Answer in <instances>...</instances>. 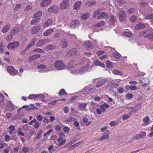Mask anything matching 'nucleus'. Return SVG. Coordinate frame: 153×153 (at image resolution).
I'll use <instances>...</instances> for the list:
<instances>
[{"label":"nucleus","instance_id":"393cba45","mask_svg":"<svg viewBox=\"0 0 153 153\" xmlns=\"http://www.w3.org/2000/svg\"><path fill=\"white\" fill-rule=\"evenodd\" d=\"M40 57V55L39 54H37L36 55H33L31 56L29 58V60L30 61H32L33 60H35L36 59Z\"/></svg>","mask_w":153,"mask_h":153},{"label":"nucleus","instance_id":"1a4fd4ad","mask_svg":"<svg viewBox=\"0 0 153 153\" xmlns=\"http://www.w3.org/2000/svg\"><path fill=\"white\" fill-rule=\"evenodd\" d=\"M42 13L41 11H38L36 13L33 15V18L39 20L40 17L42 16Z\"/></svg>","mask_w":153,"mask_h":153},{"label":"nucleus","instance_id":"f3484780","mask_svg":"<svg viewBox=\"0 0 153 153\" xmlns=\"http://www.w3.org/2000/svg\"><path fill=\"white\" fill-rule=\"evenodd\" d=\"M79 23V21L76 19L73 20L70 24L71 27H74L78 25Z\"/></svg>","mask_w":153,"mask_h":153},{"label":"nucleus","instance_id":"0e129e2a","mask_svg":"<svg viewBox=\"0 0 153 153\" xmlns=\"http://www.w3.org/2000/svg\"><path fill=\"white\" fill-rule=\"evenodd\" d=\"M118 92L120 94H122L123 93L124 90L122 88H118L117 89Z\"/></svg>","mask_w":153,"mask_h":153},{"label":"nucleus","instance_id":"f03ea898","mask_svg":"<svg viewBox=\"0 0 153 153\" xmlns=\"http://www.w3.org/2000/svg\"><path fill=\"white\" fill-rule=\"evenodd\" d=\"M54 66L56 70L59 71L65 69V64L62 60H56L55 62Z\"/></svg>","mask_w":153,"mask_h":153},{"label":"nucleus","instance_id":"6e6552de","mask_svg":"<svg viewBox=\"0 0 153 153\" xmlns=\"http://www.w3.org/2000/svg\"><path fill=\"white\" fill-rule=\"evenodd\" d=\"M109 17L108 14L105 12H103L97 18V20H99L102 19H105L108 18Z\"/></svg>","mask_w":153,"mask_h":153},{"label":"nucleus","instance_id":"a19ab883","mask_svg":"<svg viewBox=\"0 0 153 153\" xmlns=\"http://www.w3.org/2000/svg\"><path fill=\"white\" fill-rule=\"evenodd\" d=\"M90 16V14L89 13L84 14L82 16V18L84 20H86L88 19Z\"/></svg>","mask_w":153,"mask_h":153},{"label":"nucleus","instance_id":"cd10ccee","mask_svg":"<svg viewBox=\"0 0 153 153\" xmlns=\"http://www.w3.org/2000/svg\"><path fill=\"white\" fill-rule=\"evenodd\" d=\"M123 35L128 37H131L132 36V33L131 31L124 32L123 33Z\"/></svg>","mask_w":153,"mask_h":153},{"label":"nucleus","instance_id":"4d7b16f0","mask_svg":"<svg viewBox=\"0 0 153 153\" xmlns=\"http://www.w3.org/2000/svg\"><path fill=\"white\" fill-rule=\"evenodd\" d=\"M135 11V9L133 8H130L128 11V13L129 14L133 13Z\"/></svg>","mask_w":153,"mask_h":153},{"label":"nucleus","instance_id":"7c9ffc66","mask_svg":"<svg viewBox=\"0 0 153 153\" xmlns=\"http://www.w3.org/2000/svg\"><path fill=\"white\" fill-rule=\"evenodd\" d=\"M52 23V20L51 19H49L46 21L43 25V26L46 27L50 25Z\"/></svg>","mask_w":153,"mask_h":153},{"label":"nucleus","instance_id":"7ed1b4c3","mask_svg":"<svg viewBox=\"0 0 153 153\" xmlns=\"http://www.w3.org/2000/svg\"><path fill=\"white\" fill-rule=\"evenodd\" d=\"M69 5V0H62L60 4L59 7L61 10H65L68 8Z\"/></svg>","mask_w":153,"mask_h":153},{"label":"nucleus","instance_id":"f257e3e1","mask_svg":"<svg viewBox=\"0 0 153 153\" xmlns=\"http://www.w3.org/2000/svg\"><path fill=\"white\" fill-rule=\"evenodd\" d=\"M90 62H88L86 64L85 67H82L80 69H78L76 70L71 69L70 70L71 73L75 74H82L84 73L85 72L89 71L92 69V68L91 67L88 68L90 65Z\"/></svg>","mask_w":153,"mask_h":153},{"label":"nucleus","instance_id":"4468645a","mask_svg":"<svg viewBox=\"0 0 153 153\" xmlns=\"http://www.w3.org/2000/svg\"><path fill=\"white\" fill-rule=\"evenodd\" d=\"M63 139V137H60L57 139V141L59 142L60 143L57 144L58 146H61L65 143L66 141V140L64 139L63 141H62Z\"/></svg>","mask_w":153,"mask_h":153},{"label":"nucleus","instance_id":"ddd939ff","mask_svg":"<svg viewBox=\"0 0 153 153\" xmlns=\"http://www.w3.org/2000/svg\"><path fill=\"white\" fill-rule=\"evenodd\" d=\"M19 29L17 28H14L11 30L10 31V39L12 38L13 36L16 34L19 31Z\"/></svg>","mask_w":153,"mask_h":153},{"label":"nucleus","instance_id":"4c0bfd02","mask_svg":"<svg viewBox=\"0 0 153 153\" xmlns=\"http://www.w3.org/2000/svg\"><path fill=\"white\" fill-rule=\"evenodd\" d=\"M113 64L112 62L109 60H108L106 62V66L108 68H110L112 67Z\"/></svg>","mask_w":153,"mask_h":153},{"label":"nucleus","instance_id":"3c124183","mask_svg":"<svg viewBox=\"0 0 153 153\" xmlns=\"http://www.w3.org/2000/svg\"><path fill=\"white\" fill-rule=\"evenodd\" d=\"M4 46L3 45V43L2 42H0V51L1 53H3L4 52Z\"/></svg>","mask_w":153,"mask_h":153},{"label":"nucleus","instance_id":"de8ad7c7","mask_svg":"<svg viewBox=\"0 0 153 153\" xmlns=\"http://www.w3.org/2000/svg\"><path fill=\"white\" fill-rule=\"evenodd\" d=\"M28 99H34L36 100L37 99V94H31L28 97Z\"/></svg>","mask_w":153,"mask_h":153},{"label":"nucleus","instance_id":"c9c22d12","mask_svg":"<svg viewBox=\"0 0 153 153\" xmlns=\"http://www.w3.org/2000/svg\"><path fill=\"white\" fill-rule=\"evenodd\" d=\"M17 107L14 105L10 101V111H13L17 108Z\"/></svg>","mask_w":153,"mask_h":153},{"label":"nucleus","instance_id":"5fc2aeb1","mask_svg":"<svg viewBox=\"0 0 153 153\" xmlns=\"http://www.w3.org/2000/svg\"><path fill=\"white\" fill-rule=\"evenodd\" d=\"M22 151L25 153H26L28 152L29 150V149L28 147L26 146L23 147L22 149Z\"/></svg>","mask_w":153,"mask_h":153},{"label":"nucleus","instance_id":"a18cd8bd","mask_svg":"<svg viewBox=\"0 0 153 153\" xmlns=\"http://www.w3.org/2000/svg\"><path fill=\"white\" fill-rule=\"evenodd\" d=\"M101 10L100 9H98L96 11L94 12L93 18H95L98 15L101 13Z\"/></svg>","mask_w":153,"mask_h":153},{"label":"nucleus","instance_id":"2f4dec72","mask_svg":"<svg viewBox=\"0 0 153 153\" xmlns=\"http://www.w3.org/2000/svg\"><path fill=\"white\" fill-rule=\"evenodd\" d=\"M76 119L73 117H70L65 119L66 122H71L75 121Z\"/></svg>","mask_w":153,"mask_h":153},{"label":"nucleus","instance_id":"a211bd4d","mask_svg":"<svg viewBox=\"0 0 153 153\" xmlns=\"http://www.w3.org/2000/svg\"><path fill=\"white\" fill-rule=\"evenodd\" d=\"M146 25L144 24L140 23L136 25L135 27V30H137L139 29H143L145 27Z\"/></svg>","mask_w":153,"mask_h":153},{"label":"nucleus","instance_id":"f8f14e48","mask_svg":"<svg viewBox=\"0 0 153 153\" xmlns=\"http://www.w3.org/2000/svg\"><path fill=\"white\" fill-rule=\"evenodd\" d=\"M146 135L145 132H141L140 134L136 135L135 138L136 139L138 140L143 138Z\"/></svg>","mask_w":153,"mask_h":153},{"label":"nucleus","instance_id":"bb28decb","mask_svg":"<svg viewBox=\"0 0 153 153\" xmlns=\"http://www.w3.org/2000/svg\"><path fill=\"white\" fill-rule=\"evenodd\" d=\"M94 64L96 66H100L103 68H105L104 64L100 62L99 60H96L94 62Z\"/></svg>","mask_w":153,"mask_h":153},{"label":"nucleus","instance_id":"f704fd0d","mask_svg":"<svg viewBox=\"0 0 153 153\" xmlns=\"http://www.w3.org/2000/svg\"><path fill=\"white\" fill-rule=\"evenodd\" d=\"M96 2L94 1H91L88 2H85V5H87V6L89 7L95 4Z\"/></svg>","mask_w":153,"mask_h":153},{"label":"nucleus","instance_id":"8fccbe9b","mask_svg":"<svg viewBox=\"0 0 153 153\" xmlns=\"http://www.w3.org/2000/svg\"><path fill=\"white\" fill-rule=\"evenodd\" d=\"M130 19L131 22L134 23L136 21L137 17L135 16H132L131 17Z\"/></svg>","mask_w":153,"mask_h":153},{"label":"nucleus","instance_id":"0eeeda50","mask_svg":"<svg viewBox=\"0 0 153 153\" xmlns=\"http://www.w3.org/2000/svg\"><path fill=\"white\" fill-rule=\"evenodd\" d=\"M84 46L87 50H90L93 47L94 45L91 41H86L84 43Z\"/></svg>","mask_w":153,"mask_h":153},{"label":"nucleus","instance_id":"aec40b11","mask_svg":"<svg viewBox=\"0 0 153 153\" xmlns=\"http://www.w3.org/2000/svg\"><path fill=\"white\" fill-rule=\"evenodd\" d=\"M82 4V2L80 1H78L76 2L74 6V9L75 10H78L79 9L81 5Z\"/></svg>","mask_w":153,"mask_h":153},{"label":"nucleus","instance_id":"6e6d98bb","mask_svg":"<svg viewBox=\"0 0 153 153\" xmlns=\"http://www.w3.org/2000/svg\"><path fill=\"white\" fill-rule=\"evenodd\" d=\"M21 4H19L17 5L14 8L15 11H17L21 7Z\"/></svg>","mask_w":153,"mask_h":153},{"label":"nucleus","instance_id":"20e7f679","mask_svg":"<svg viewBox=\"0 0 153 153\" xmlns=\"http://www.w3.org/2000/svg\"><path fill=\"white\" fill-rule=\"evenodd\" d=\"M59 7L56 5H53L50 6L48 9V11L50 13H57L59 10Z\"/></svg>","mask_w":153,"mask_h":153},{"label":"nucleus","instance_id":"052dcab7","mask_svg":"<svg viewBox=\"0 0 153 153\" xmlns=\"http://www.w3.org/2000/svg\"><path fill=\"white\" fill-rule=\"evenodd\" d=\"M53 131V129H50L48 131L46 132L44 135V136H45L46 135H49Z\"/></svg>","mask_w":153,"mask_h":153},{"label":"nucleus","instance_id":"79ce46f5","mask_svg":"<svg viewBox=\"0 0 153 153\" xmlns=\"http://www.w3.org/2000/svg\"><path fill=\"white\" fill-rule=\"evenodd\" d=\"M144 18L145 19L147 20H150L153 19V14H150L145 16Z\"/></svg>","mask_w":153,"mask_h":153},{"label":"nucleus","instance_id":"338daca9","mask_svg":"<svg viewBox=\"0 0 153 153\" xmlns=\"http://www.w3.org/2000/svg\"><path fill=\"white\" fill-rule=\"evenodd\" d=\"M64 112L65 113H67L69 111V108L68 107H65L64 108Z\"/></svg>","mask_w":153,"mask_h":153},{"label":"nucleus","instance_id":"4be33fe9","mask_svg":"<svg viewBox=\"0 0 153 153\" xmlns=\"http://www.w3.org/2000/svg\"><path fill=\"white\" fill-rule=\"evenodd\" d=\"M109 22L111 25H114L115 23L116 22V18L113 15H111L109 20Z\"/></svg>","mask_w":153,"mask_h":153},{"label":"nucleus","instance_id":"603ef678","mask_svg":"<svg viewBox=\"0 0 153 153\" xmlns=\"http://www.w3.org/2000/svg\"><path fill=\"white\" fill-rule=\"evenodd\" d=\"M113 56L117 59H118L120 57L121 55L119 53L117 52L113 53Z\"/></svg>","mask_w":153,"mask_h":153},{"label":"nucleus","instance_id":"dca6fc26","mask_svg":"<svg viewBox=\"0 0 153 153\" xmlns=\"http://www.w3.org/2000/svg\"><path fill=\"white\" fill-rule=\"evenodd\" d=\"M40 29L39 26H36L31 30V32L33 34H35L38 33Z\"/></svg>","mask_w":153,"mask_h":153},{"label":"nucleus","instance_id":"49530a36","mask_svg":"<svg viewBox=\"0 0 153 153\" xmlns=\"http://www.w3.org/2000/svg\"><path fill=\"white\" fill-rule=\"evenodd\" d=\"M67 94V93L63 89H62L59 92V95H63Z\"/></svg>","mask_w":153,"mask_h":153},{"label":"nucleus","instance_id":"c756f323","mask_svg":"<svg viewBox=\"0 0 153 153\" xmlns=\"http://www.w3.org/2000/svg\"><path fill=\"white\" fill-rule=\"evenodd\" d=\"M55 46L53 45H49L45 48L44 49L47 51H48L50 50L54 49Z\"/></svg>","mask_w":153,"mask_h":153},{"label":"nucleus","instance_id":"ea45409f","mask_svg":"<svg viewBox=\"0 0 153 153\" xmlns=\"http://www.w3.org/2000/svg\"><path fill=\"white\" fill-rule=\"evenodd\" d=\"M35 39H32L30 43L27 47V48L29 49L31 47H32L34 44L35 42Z\"/></svg>","mask_w":153,"mask_h":153},{"label":"nucleus","instance_id":"72a5a7b5","mask_svg":"<svg viewBox=\"0 0 153 153\" xmlns=\"http://www.w3.org/2000/svg\"><path fill=\"white\" fill-rule=\"evenodd\" d=\"M37 68L40 69H47V66L45 65L41 64L37 66Z\"/></svg>","mask_w":153,"mask_h":153},{"label":"nucleus","instance_id":"423d86ee","mask_svg":"<svg viewBox=\"0 0 153 153\" xmlns=\"http://www.w3.org/2000/svg\"><path fill=\"white\" fill-rule=\"evenodd\" d=\"M52 2V0H43L41 2L40 5L42 7H44L50 5Z\"/></svg>","mask_w":153,"mask_h":153},{"label":"nucleus","instance_id":"58836bf2","mask_svg":"<svg viewBox=\"0 0 153 153\" xmlns=\"http://www.w3.org/2000/svg\"><path fill=\"white\" fill-rule=\"evenodd\" d=\"M103 140L109 139V134L105 132L103 133V135L102 137Z\"/></svg>","mask_w":153,"mask_h":153},{"label":"nucleus","instance_id":"13d9d810","mask_svg":"<svg viewBox=\"0 0 153 153\" xmlns=\"http://www.w3.org/2000/svg\"><path fill=\"white\" fill-rule=\"evenodd\" d=\"M82 93L84 94H89L88 89H87L86 88H85L82 91Z\"/></svg>","mask_w":153,"mask_h":153},{"label":"nucleus","instance_id":"c85d7f7f","mask_svg":"<svg viewBox=\"0 0 153 153\" xmlns=\"http://www.w3.org/2000/svg\"><path fill=\"white\" fill-rule=\"evenodd\" d=\"M45 96L42 94H37L36 100H41L42 101L44 102L43 99L45 98Z\"/></svg>","mask_w":153,"mask_h":153},{"label":"nucleus","instance_id":"5701e85b","mask_svg":"<svg viewBox=\"0 0 153 153\" xmlns=\"http://www.w3.org/2000/svg\"><path fill=\"white\" fill-rule=\"evenodd\" d=\"M87 106V104L86 103H82L80 104L78 106L79 108L81 111H84Z\"/></svg>","mask_w":153,"mask_h":153},{"label":"nucleus","instance_id":"69168bd1","mask_svg":"<svg viewBox=\"0 0 153 153\" xmlns=\"http://www.w3.org/2000/svg\"><path fill=\"white\" fill-rule=\"evenodd\" d=\"M149 120L150 119L149 117L148 116H146L144 119H143V121L144 123H147L149 122Z\"/></svg>","mask_w":153,"mask_h":153},{"label":"nucleus","instance_id":"09e8293b","mask_svg":"<svg viewBox=\"0 0 153 153\" xmlns=\"http://www.w3.org/2000/svg\"><path fill=\"white\" fill-rule=\"evenodd\" d=\"M32 9V6L30 5H28L25 8L24 11L26 12L31 10Z\"/></svg>","mask_w":153,"mask_h":153},{"label":"nucleus","instance_id":"680f3d73","mask_svg":"<svg viewBox=\"0 0 153 153\" xmlns=\"http://www.w3.org/2000/svg\"><path fill=\"white\" fill-rule=\"evenodd\" d=\"M118 123L115 121H111L110 123V125L111 126H114L116 125Z\"/></svg>","mask_w":153,"mask_h":153},{"label":"nucleus","instance_id":"e433bc0d","mask_svg":"<svg viewBox=\"0 0 153 153\" xmlns=\"http://www.w3.org/2000/svg\"><path fill=\"white\" fill-rule=\"evenodd\" d=\"M105 24V22L103 21H101L100 22L97 23L95 25V26L97 27H102L104 26Z\"/></svg>","mask_w":153,"mask_h":153},{"label":"nucleus","instance_id":"bf43d9fd","mask_svg":"<svg viewBox=\"0 0 153 153\" xmlns=\"http://www.w3.org/2000/svg\"><path fill=\"white\" fill-rule=\"evenodd\" d=\"M36 119L38 121H41L42 120L43 118L41 115H39L37 116Z\"/></svg>","mask_w":153,"mask_h":153},{"label":"nucleus","instance_id":"a878e982","mask_svg":"<svg viewBox=\"0 0 153 153\" xmlns=\"http://www.w3.org/2000/svg\"><path fill=\"white\" fill-rule=\"evenodd\" d=\"M17 70H15L13 67L10 66V75L14 76L17 74Z\"/></svg>","mask_w":153,"mask_h":153},{"label":"nucleus","instance_id":"37998d69","mask_svg":"<svg viewBox=\"0 0 153 153\" xmlns=\"http://www.w3.org/2000/svg\"><path fill=\"white\" fill-rule=\"evenodd\" d=\"M113 72L114 74L115 75H121L123 74L122 72L119 71L116 69L114 70Z\"/></svg>","mask_w":153,"mask_h":153},{"label":"nucleus","instance_id":"9d476101","mask_svg":"<svg viewBox=\"0 0 153 153\" xmlns=\"http://www.w3.org/2000/svg\"><path fill=\"white\" fill-rule=\"evenodd\" d=\"M77 51L76 49H72L67 51L66 55H74L77 54Z\"/></svg>","mask_w":153,"mask_h":153},{"label":"nucleus","instance_id":"864d4df0","mask_svg":"<svg viewBox=\"0 0 153 153\" xmlns=\"http://www.w3.org/2000/svg\"><path fill=\"white\" fill-rule=\"evenodd\" d=\"M9 29V27L8 25L5 26L2 30V32L3 33L6 32Z\"/></svg>","mask_w":153,"mask_h":153},{"label":"nucleus","instance_id":"e2e57ef3","mask_svg":"<svg viewBox=\"0 0 153 153\" xmlns=\"http://www.w3.org/2000/svg\"><path fill=\"white\" fill-rule=\"evenodd\" d=\"M133 97V95L130 94H128L126 95V98L128 99L132 98Z\"/></svg>","mask_w":153,"mask_h":153},{"label":"nucleus","instance_id":"b1692460","mask_svg":"<svg viewBox=\"0 0 153 153\" xmlns=\"http://www.w3.org/2000/svg\"><path fill=\"white\" fill-rule=\"evenodd\" d=\"M54 31V30L53 29H49L46 31L44 32L43 35L45 36H47L48 35L51 34Z\"/></svg>","mask_w":153,"mask_h":153},{"label":"nucleus","instance_id":"9b49d317","mask_svg":"<svg viewBox=\"0 0 153 153\" xmlns=\"http://www.w3.org/2000/svg\"><path fill=\"white\" fill-rule=\"evenodd\" d=\"M48 42V39L40 40L37 42L36 45L38 47H40Z\"/></svg>","mask_w":153,"mask_h":153},{"label":"nucleus","instance_id":"473e14b6","mask_svg":"<svg viewBox=\"0 0 153 153\" xmlns=\"http://www.w3.org/2000/svg\"><path fill=\"white\" fill-rule=\"evenodd\" d=\"M144 38H146L149 39L153 41V33L150 34L148 33L144 36Z\"/></svg>","mask_w":153,"mask_h":153},{"label":"nucleus","instance_id":"412c9836","mask_svg":"<svg viewBox=\"0 0 153 153\" xmlns=\"http://www.w3.org/2000/svg\"><path fill=\"white\" fill-rule=\"evenodd\" d=\"M109 105L105 103L102 105H100V109L102 112H105V108H108L109 107Z\"/></svg>","mask_w":153,"mask_h":153},{"label":"nucleus","instance_id":"c03bdc74","mask_svg":"<svg viewBox=\"0 0 153 153\" xmlns=\"http://www.w3.org/2000/svg\"><path fill=\"white\" fill-rule=\"evenodd\" d=\"M33 51L39 53H44V51L40 48H35Z\"/></svg>","mask_w":153,"mask_h":153},{"label":"nucleus","instance_id":"6ab92c4d","mask_svg":"<svg viewBox=\"0 0 153 153\" xmlns=\"http://www.w3.org/2000/svg\"><path fill=\"white\" fill-rule=\"evenodd\" d=\"M19 43L18 42H14L13 43H10V47L12 50H14L16 48L18 47Z\"/></svg>","mask_w":153,"mask_h":153},{"label":"nucleus","instance_id":"2eb2a0df","mask_svg":"<svg viewBox=\"0 0 153 153\" xmlns=\"http://www.w3.org/2000/svg\"><path fill=\"white\" fill-rule=\"evenodd\" d=\"M108 81L107 79H102L99 81L96 85L97 87H100L104 83H105Z\"/></svg>","mask_w":153,"mask_h":153},{"label":"nucleus","instance_id":"774afa93","mask_svg":"<svg viewBox=\"0 0 153 153\" xmlns=\"http://www.w3.org/2000/svg\"><path fill=\"white\" fill-rule=\"evenodd\" d=\"M105 52L103 51H99L97 52V54L98 56H100L102 54H103Z\"/></svg>","mask_w":153,"mask_h":153},{"label":"nucleus","instance_id":"39448f33","mask_svg":"<svg viewBox=\"0 0 153 153\" xmlns=\"http://www.w3.org/2000/svg\"><path fill=\"white\" fill-rule=\"evenodd\" d=\"M126 18V14L125 12L123 10L120 11L119 13V18L120 20L123 22L125 21Z\"/></svg>","mask_w":153,"mask_h":153}]
</instances>
